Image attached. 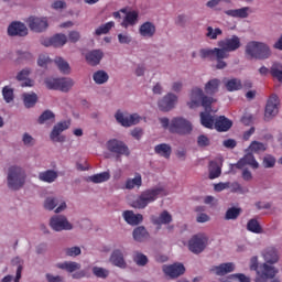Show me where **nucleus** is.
Instances as JSON below:
<instances>
[{
    "mask_svg": "<svg viewBox=\"0 0 282 282\" xmlns=\"http://www.w3.org/2000/svg\"><path fill=\"white\" fill-rule=\"evenodd\" d=\"M213 102H217V99L204 95V90L199 87H194L189 95V101L187 106L189 109H197V107H203L206 112H200V124L205 129L215 128V117L210 115L213 111Z\"/></svg>",
    "mask_w": 282,
    "mask_h": 282,
    "instance_id": "nucleus-1",
    "label": "nucleus"
},
{
    "mask_svg": "<svg viewBox=\"0 0 282 282\" xmlns=\"http://www.w3.org/2000/svg\"><path fill=\"white\" fill-rule=\"evenodd\" d=\"M166 196L164 187H153L143 191L135 200L132 202V208L144 209L149 204H153L158 197Z\"/></svg>",
    "mask_w": 282,
    "mask_h": 282,
    "instance_id": "nucleus-2",
    "label": "nucleus"
},
{
    "mask_svg": "<svg viewBox=\"0 0 282 282\" xmlns=\"http://www.w3.org/2000/svg\"><path fill=\"white\" fill-rule=\"evenodd\" d=\"M245 52L249 58H257L258 61H267V58L272 56L270 46L263 42L257 41L247 43Z\"/></svg>",
    "mask_w": 282,
    "mask_h": 282,
    "instance_id": "nucleus-3",
    "label": "nucleus"
},
{
    "mask_svg": "<svg viewBox=\"0 0 282 282\" xmlns=\"http://www.w3.org/2000/svg\"><path fill=\"white\" fill-rule=\"evenodd\" d=\"M25 171L17 165L9 167L8 186L11 191H19L25 186Z\"/></svg>",
    "mask_w": 282,
    "mask_h": 282,
    "instance_id": "nucleus-4",
    "label": "nucleus"
},
{
    "mask_svg": "<svg viewBox=\"0 0 282 282\" xmlns=\"http://www.w3.org/2000/svg\"><path fill=\"white\" fill-rule=\"evenodd\" d=\"M193 131L191 121L182 117H175L170 123V133H177L178 135H188Z\"/></svg>",
    "mask_w": 282,
    "mask_h": 282,
    "instance_id": "nucleus-5",
    "label": "nucleus"
},
{
    "mask_svg": "<svg viewBox=\"0 0 282 282\" xmlns=\"http://www.w3.org/2000/svg\"><path fill=\"white\" fill-rule=\"evenodd\" d=\"M208 236L205 234H197L193 236L188 241V250L194 254H202L208 246Z\"/></svg>",
    "mask_w": 282,
    "mask_h": 282,
    "instance_id": "nucleus-6",
    "label": "nucleus"
},
{
    "mask_svg": "<svg viewBox=\"0 0 282 282\" xmlns=\"http://www.w3.org/2000/svg\"><path fill=\"white\" fill-rule=\"evenodd\" d=\"M218 47L224 52V58H228V52H237V50L241 47V39L237 35H232L231 37L219 41Z\"/></svg>",
    "mask_w": 282,
    "mask_h": 282,
    "instance_id": "nucleus-7",
    "label": "nucleus"
},
{
    "mask_svg": "<svg viewBox=\"0 0 282 282\" xmlns=\"http://www.w3.org/2000/svg\"><path fill=\"white\" fill-rule=\"evenodd\" d=\"M107 149L110 151V153L116 154L117 162L121 161L120 158H122V155L129 156L131 153L129 151V147H127L124 142L117 139L109 140L107 142Z\"/></svg>",
    "mask_w": 282,
    "mask_h": 282,
    "instance_id": "nucleus-8",
    "label": "nucleus"
},
{
    "mask_svg": "<svg viewBox=\"0 0 282 282\" xmlns=\"http://www.w3.org/2000/svg\"><path fill=\"white\" fill-rule=\"evenodd\" d=\"M50 226L55 232H61L62 230H72L73 226L67 220V217L63 215L53 216L50 220Z\"/></svg>",
    "mask_w": 282,
    "mask_h": 282,
    "instance_id": "nucleus-9",
    "label": "nucleus"
},
{
    "mask_svg": "<svg viewBox=\"0 0 282 282\" xmlns=\"http://www.w3.org/2000/svg\"><path fill=\"white\" fill-rule=\"evenodd\" d=\"M276 268L262 263L259 271H257L256 282H268V279H274L276 276Z\"/></svg>",
    "mask_w": 282,
    "mask_h": 282,
    "instance_id": "nucleus-10",
    "label": "nucleus"
},
{
    "mask_svg": "<svg viewBox=\"0 0 282 282\" xmlns=\"http://www.w3.org/2000/svg\"><path fill=\"white\" fill-rule=\"evenodd\" d=\"M26 23L32 30V32H45L47 28H50V23H47V18H36L34 15H31L28 18Z\"/></svg>",
    "mask_w": 282,
    "mask_h": 282,
    "instance_id": "nucleus-11",
    "label": "nucleus"
},
{
    "mask_svg": "<svg viewBox=\"0 0 282 282\" xmlns=\"http://www.w3.org/2000/svg\"><path fill=\"white\" fill-rule=\"evenodd\" d=\"M72 123L69 121H61L53 127V130L50 134L52 142H65V135H61L63 131H67Z\"/></svg>",
    "mask_w": 282,
    "mask_h": 282,
    "instance_id": "nucleus-12",
    "label": "nucleus"
},
{
    "mask_svg": "<svg viewBox=\"0 0 282 282\" xmlns=\"http://www.w3.org/2000/svg\"><path fill=\"white\" fill-rule=\"evenodd\" d=\"M279 113V96L271 95L267 101L264 120H272Z\"/></svg>",
    "mask_w": 282,
    "mask_h": 282,
    "instance_id": "nucleus-13",
    "label": "nucleus"
},
{
    "mask_svg": "<svg viewBox=\"0 0 282 282\" xmlns=\"http://www.w3.org/2000/svg\"><path fill=\"white\" fill-rule=\"evenodd\" d=\"M175 105H177V96L172 93H169L161 100H159L160 111H171L172 109H175Z\"/></svg>",
    "mask_w": 282,
    "mask_h": 282,
    "instance_id": "nucleus-14",
    "label": "nucleus"
},
{
    "mask_svg": "<svg viewBox=\"0 0 282 282\" xmlns=\"http://www.w3.org/2000/svg\"><path fill=\"white\" fill-rule=\"evenodd\" d=\"M115 118L122 127H133V124H138V122H140V116L138 113L124 117L122 112L118 111L115 115Z\"/></svg>",
    "mask_w": 282,
    "mask_h": 282,
    "instance_id": "nucleus-15",
    "label": "nucleus"
},
{
    "mask_svg": "<svg viewBox=\"0 0 282 282\" xmlns=\"http://www.w3.org/2000/svg\"><path fill=\"white\" fill-rule=\"evenodd\" d=\"M261 256L267 265H274V263H279V250H276L274 247H267L261 252Z\"/></svg>",
    "mask_w": 282,
    "mask_h": 282,
    "instance_id": "nucleus-16",
    "label": "nucleus"
},
{
    "mask_svg": "<svg viewBox=\"0 0 282 282\" xmlns=\"http://www.w3.org/2000/svg\"><path fill=\"white\" fill-rule=\"evenodd\" d=\"M163 272L171 276V279H177V276H182L186 272V268H184V264L182 263H174L171 265H164Z\"/></svg>",
    "mask_w": 282,
    "mask_h": 282,
    "instance_id": "nucleus-17",
    "label": "nucleus"
},
{
    "mask_svg": "<svg viewBox=\"0 0 282 282\" xmlns=\"http://www.w3.org/2000/svg\"><path fill=\"white\" fill-rule=\"evenodd\" d=\"M9 36H28V26L21 22H12L8 26Z\"/></svg>",
    "mask_w": 282,
    "mask_h": 282,
    "instance_id": "nucleus-18",
    "label": "nucleus"
},
{
    "mask_svg": "<svg viewBox=\"0 0 282 282\" xmlns=\"http://www.w3.org/2000/svg\"><path fill=\"white\" fill-rule=\"evenodd\" d=\"M210 272H213L217 276H226V274H230V272H235V263L226 262L219 265H214L210 268Z\"/></svg>",
    "mask_w": 282,
    "mask_h": 282,
    "instance_id": "nucleus-19",
    "label": "nucleus"
},
{
    "mask_svg": "<svg viewBox=\"0 0 282 282\" xmlns=\"http://www.w3.org/2000/svg\"><path fill=\"white\" fill-rule=\"evenodd\" d=\"M214 129L219 133L230 131V129H232V120L226 118V116H219L215 119Z\"/></svg>",
    "mask_w": 282,
    "mask_h": 282,
    "instance_id": "nucleus-20",
    "label": "nucleus"
},
{
    "mask_svg": "<svg viewBox=\"0 0 282 282\" xmlns=\"http://www.w3.org/2000/svg\"><path fill=\"white\" fill-rule=\"evenodd\" d=\"M110 263L116 265L117 268L124 269L127 268V261H124V254L120 249H116L112 251L110 256Z\"/></svg>",
    "mask_w": 282,
    "mask_h": 282,
    "instance_id": "nucleus-21",
    "label": "nucleus"
},
{
    "mask_svg": "<svg viewBox=\"0 0 282 282\" xmlns=\"http://www.w3.org/2000/svg\"><path fill=\"white\" fill-rule=\"evenodd\" d=\"M200 57L210 58V61H215V58H224V51L220 48H202L199 51Z\"/></svg>",
    "mask_w": 282,
    "mask_h": 282,
    "instance_id": "nucleus-22",
    "label": "nucleus"
},
{
    "mask_svg": "<svg viewBox=\"0 0 282 282\" xmlns=\"http://www.w3.org/2000/svg\"><path fill=\"white\" fill-rule=\"evenodd\" d=\"M123 219L130 226H138V224H142L144 217L142 214H134L132 210H126L123 212Z\"/></svg>",
    "mask_w": 282,
    "mask_h": 282,
    "instance_id": "nucleus-23",
    "label": "nucleus"
},
{
    "mask_svg": "<svg viewBox=\"0 0 282 282\" xmlns=\"http://www.w3.org/2000/svg\"><path fill=\"white\" fill-rule=\"evenodd\" d=\"M102 56L104 54L100 50L90 51L86 54L87 64L96 67V65H99L100 61H102Z\"/></svg>",
    "mask_w": 282,
    "mask_h": 282,
    "instance_id": "nucleus-24",
    "label": "nucleus"
},
{
    "mask_svg": "<svg viewBox=\"0 0 282 282\" xmlns=\"http://www.w3.org/2000/svg\"><path fill=\"white\" fill-rule=\"evenodd\" d=\"M250 12L249 7L240 8V9H230L225 11L227 17H232L234 19H248Z\"/></svg>",
    "mask_w": 282,
    "mask_h": 282,
    "instance_id": "nucleus-25",
    "label": "nucleus"
},
{
    "mask_svg": "<svg viewBox=\"0 0 282 282\" xmlns=\"http://www.w3.org/2000/svg\"><path fill=\"white\" fill-rule=\"evenodd\" d=\"M221 85V80L214 78L208 80L205 84V94H207V96H215V94H217V91H219V86Z\"/></svg>",
    "mask_w": 282,
    "mask_h": 282,
    "instance_id": "nucleus-26",
    "label": "nucleus"
},
{
    "mask_svg": "<svg viewBox=\"0 0 282 282\" xmlns=\"http://www.w3.org/2000/svg\"><path fill=\"white\" fill-rule=\"evenodd\" d=\"M57 178L58 173L54 170H47L39 173V180L41 182H46V184H52L53 182H56Z\"/></svg>",
    "mask_w": 282,
    "mask_h": 282,
    "instance_id": "nucleus-27",
    "label": "nucleus"
},
{
    "mask_svg": "<svg viewBox=\"0 0 282 282\" xmlns=\"http://www.w3.org/2000/svg\"><path fill=\"white\" fill-rule=\"evenodd\" d=\"M139 33L145 39H151L155 35V25L151 22H144L141 24Z\"/></svg>",
    "mask_w": 282,
    "mask_h": 282,
    "instance_id": "nucleus-28",
    "label": "nucleus"
},
{
    "mask_svg": "<svg viewBox=\"0 0 282 282\" xmlns=\"http://www.w3.org/2000/svg\"><path fill=\"white\" fill-rule=\"evenodd\" d=\"M172 151V148L166 143L158 144L154 148V153H156V155H161V158H165L166 160L171 158Z\"/></svg>",
    "mask_w": 282,
    "mask_h": 282,
    "instance_id": "nucleus-29",
    "label": "nucleus"
},
{
    "mask_svg": "<svg viewBox=\"0 0 282 282\" xmlns=\"http://www.w3.org/2000/svg\"><path fill=\"white\" fill-rule=\"evenodd\" d=\"M225 87L227 91H239L243 88V84H241V79L239 78H231L225 83Z\"/></svg>",
    "mask_w": 282,
    "mask_h": 282,
    "instance_id": "nucleus-30",
    "label": "nucleus"
},
{
    "mask_svg": "<svg viewBox=\"0 0 282 282\" xmlns=\"http://www.w3.org/2000/svg\"><path fill=\"white\" fill-rule=\"evenodd\" d=\"M142 186V175L140 173H137L134 178H128L126 181V188L128 191H133V188H140Z\"/></svg>",
    "mask_w": 282,
    "mask_h": 282,
    "instance_id": "nucleus-31",
    "label": "nucleus"
},
{
    "mask_svg": "<svg viewBox=\"0 0 282 282\" xmlns=\"http://www.w3.org/2000/svg\"><path fill=\"white\" fill-rule=\"evenodd\" d=\"M133 239L134 241H139L140 243L142 241H147V239H149V231H147V228L144 227H137L133 230Z\"/></svg>",
    "mask_w": 282,
    "mask_h": 282,
    "instance_id": "nucleus-32",
    "label": "nucleus"
},
{
    "mask_svg": "<svg viewBox=\"0 0 282 282\" xmlns=\"http://www.w3.org/2000/svg\"><path fill=\"white\" fill-rule=\"evenodd\" d=\"M11 264L13 268H17L15 278H14L13 282L21 281V274L23 272V260H21V258H19V257L13 258L11 261Z\"/></svg>",
    "mask_w": 282,
    "mask_h": 282,
    "instance_id": "nucleus-33",
    "label": "nucleus"
},
{
    "mask_svg": "<svg viewBox=\"0 0 282 282\" xmlns=\"http://www.w3.org/2000/svg\"><path fill=\"white\" fill-rule=\"evenodd\" d=\"M221 175V165L217 161L209 162V180H217Z\"/></svg>",
    "mask_w": 282,
    "mask_h": 282,
    "instance_id": "nucleus-34",
    "label": "nucleus"
},
{
    "mask_svg": "<svg viewBox=\"0 0 282 282\" xmlns=\"http://www.w3.org/2000/svg\"><path fill=\"white\" fill-rule=\"evenodd\" d=\"M138 23V13L137 11H130L126 14V18L121 22L122 28H129V25H135Z\"/></svg>",
    "mask_w": 282,
    "mask_h": 282,
    "instance_id": "nucleus-35",
    "label": "nucleus"
},
{
    "mask_svg": "<svg viewBox=\"0 0 282 282\" xmlns=\"http://www.w3.org/2000/svg\"><path fill=\"white\" fill-rule=\"evenodd\" d=\"M154 226H162V224H171L173 221V216L169 214V212L164 210L160 214L159 217L154 218L153 220Z\"/></svg>",
    "mask_w": 282,
    "mask_h": 282,
    "instance_id": "nucleus-36",
    "label": "nucleus"
},
{
    "mask_svg": "<svg viewBox=\"0 0 282 282\" xmlns=\"http://www.w3.org/2000/svg\"><path fill=\"white\" fill-rule=\"evenodd\" d=\"M22 98H23L24 106L28 109L34 107V105H36L39 100V96L36 95V93H32V94L24 93L22 95Z\"/></svg>",
    "mask_w": 282,
    "mask_h": 282,
    "instance_id": "nucleus-37",
    "label": "nucleus"
},
{
    "mask_svg": "<svg viewBox=\"0 0 282 282\" xmlns=\"http://www.w3.org/2000/svg\"><path fill=\"white\" fill-rule=\"evenodd\" d=\"M247 230H249V232H253L254 235H261V232H263V228L256 218H252L247 223Z\"/></svg>",
    "mask_w": 282,
    "mask_h": 282,
    "instance_id": "nucleus-38",
    "label": "nucleus"
},
{
    "mask_svg": "<svg viewBox=\"0 0 282 282\" xmlns=\"http://www.w3.org/2000/svg\"><path fill=\"white\" fill-rule=\"evenodd\" d=\"M93 80L96 83V85H105L107 80H109V74L105 70H97L93 75Z\"/></svg>",
    "mask_w": 282,
    "mask_h": 282,
    "instance_id": "nucleus-39",
    "label": "nucleus"
},
{
    "mask_svg": "<svg viewBox=\"0 0 282 282\" xmlns=\"http://www.w3.org/2000/svg\"><path fill=\"white\" fill-rule=\"evenodd\" d=\"M57 268L59 270H66V272H76V270H80V263L77 262H63L57 263Z\"/></svg>",
    "mask_w": 282,
    "mask_h": 282,
    "instance_id": "nucleus-40",
    "label": "nucleus"
},
{
    "mask_svg": "<svg viewBox=\"0 0 282 282\" xmlns=\"http://www.w3.org/2000/svg\"><path fill=\"white\" fill-rule=\"evenodd\" d=\"M270 74L273 78H276L279 83H282V64L273 63L270 68Z\"/></svg>",
    "mask_w": 282,
    "mask_h": 282,
    "instance_id": "nucleus-41",
    "label": "nucleus"
},
{
    "mask_svg": "<svg viewBox=\"0 0 282 282\" xmlns=\"http://www.w3.org/2000/svg\"><path fill=\"white\" fill-rule=\"evenodd\" d=\"M239 215H241V208L230 207L227 209L225 214V220L230 221V220L239 219Z\"/></svg>",
    "mask_w": 282,
    "mask_h": 282,
    "instance_id": "nucleus-42",
    "label": "nucleus"
},
{
    "mask_svg": "<svg viewBox=\"0 0 282 282\" xmlns=\"http://www.w3.org/2000/svg\"><path fill=\"white\" fill-rule=\"evenodd\" d=\"M110 177L111 175L109 174V172H102L90 176L89 181L94 184H102V182H109Z\"/></svg>",
    "mask_w": 282,
    "mask_h": 282,
    "instance_id": "nucleus-43",
    "label": "nucleus"
},
{
    "mask_svg": "<svg viewBox=\"0 0 282 282\" xmlns=\"http://www.w3.org/2000/svg\"><path fill=\"white\" fill-rule=\"evenodd\" d=\"M116 23L113 21L107 22L106 24H101L95 30V36H102V34H109L111 28H113Z\"/></svg>",
    "mask_w": 282,
    "mask_h": 282,
    "instance_id": "nucleus-44",
    "label": "nucleus"
},
{
    "mask_svg": "<svg viewBox=\"0 0 282 282\" xmlns=\"http://www.w3.org/2000/svg\"><path fill=\"white\" fill-rule=\"evenodd\" d=\"M249 151L251 153H263V151H268V145L259 141H252L249 145Z\"/></svg>",
    "mask_w": 282,
    "mask_h": 282,
    "instance_id": "nucleus-45",
    "label": "nucleus"
},
{
    "mask_svg": "<svg viewBox=\"0 0 282 282\" xmlns=\"http://www.w3.org/2000/svg\"><path fill=\"white\" fill-rule=\"evenodd\" d=\"M74 87V80L72 78H59L57 91H69Z\"/></svg>",
    "mask_w": 282,
    "mask_h": 282,
    "instance_id": "nucleus-46",
    "label": "nucleus"
},
{
    "mask_svg": "<svg viewBox=\"0 0 282 282\" xmlns=\"http://www.w3.org/2000/svg\"><path fill=\"white\" fill-rule=\"evenodd\" d=\"M51 41L53 43V47H63V45L67 43V36L65 34H55L51 37Z\"/></svg>",
    "mask_w": 282,
    "mask_h": 282,
    "instance_id": "nucleus-47",
    "label": "nucleus"
},
{
    "mask_svg": "<svg viewBox=\"0 0 282 282\" xmlns=\"http://www.w3.org/2000/svg\"><path fill=\"white\" fill-rule=\"evenodd\" d=\"M55 64L57 65L59 72H62V74H69V72H70L69 63H67L65 59H63V57H56Z\"/></svg>",
    "mask_w": 282,
    "mask_h": 282,
    "instance_id": "nucleus-48",
    "label": "nucleus"
},
{
    "mask_svg": "<svg viewBox=\"0 0 282 282\" xmlns=\"http://www.w3.org/2000/svg\"><path fill=\"white\" fill-rule=\"evenodd\" d=\"M59 82H61V78H54V77H47L44 79V84L46 85V88L53 89L55 91H58Z\"/></svg>",
    "mask_w": 282,
    "mask_h": 282,
    "instance_id": "nucleus-49",
    "label": "nucleus"
},
{
    "mask_svg": "<svg viewBox=\"0 0 282 282\" xmlns=\"http://www.w3.org/2000/svg\"><path fill=\"white\" fill-rule=\"evenodd\" d=\"M133 261L137 263V265L144 267L147 263H149V258H147L145 254H143L140 251L134 252Z\"/></svg>",
    "mask_w": 282,
    "mask_h": 282,
    "instance_id": "nucleus-50",
    "label": "nucleus"
},
{
    "mask_svg": "<svg viewBox=\"0 0 282 282\" xmlns=\"http://www.w3.org/2000/svg\"><path fill=\"white\" fill-rule=\"evenodd\" d=\"M242 160H245V164H247V166H251V169H259V162L254 159V154L247 153Z\"/></svg>",
    "mask_w": 282,
    "mask_h": 282,
    "instance_id": "nucleus-51",
    "label": "nucleus"
},
{
    "mask_svg": "<svg viewBox=\"0 0 282 282\" xmlns=\"http://www.w3.org/2000/svg\"><path fill=\"white\" fill-rule=\"evenodd\" d=\"M221 34H223V31L219 28L217 29H213V26L207 28L206 37L210 39L212 41H215L218 36H221Z\"/></svg>",
    "mask_w": 282,
    "mask_h": 282,
    "instance_id": "nucleus-52",
    "label": "nucleus"
},
{
    "mask_svg": "<svg viewBox=\"0 0 282 282\" xmlns=\"http://www.w3.org/2000/svg\"><path fill=\"white\" fill-rule=\"evenodd\" d=\"M93 274H95V276H97L98 279H107V276H109V270L100 267H94Z\"/></svg>",
    "mask_w": 282,
    "mask_h": 282,
    "instance_id": "nucleus-53",
    "label": "nucleus"
},
{
    "mask_svg": "<svg viewBox=\"0 0 282 282\" xmlns=\"http://www.w3.org/2000/svg\"><path fill=\"white\" fill-rule=\"evenodd\" d=\"M2 96L6 102H12V100H14V90L8 86H4L2 89Z\"/></svg>",
    "mask_w": 282,
    "mask_h": 282,
    "instance_id": "nucleus-54",
    "label": "nucleus"
},
{
    "mask_svg": "<svg viewBox=\"0 0 282 282\" xmlns=\"http://www.w3.org/2000/svg\"><path fill=\"white\" fill-rule=\"evenodd\" d=\"M54 118H55L54 112H52V110H46L40 116L39 123L45 124L47 120H54Z\"/></svg>",
    "mask_w": 282,
    "mask_h": 282,
    "instance_id": "nucleus-55",
    "label": "nucleus"
},
{
    "mask_svg": "<svg viewBox=\"0 0 282 282\" xmlns=\"http://www.w3.org/2000/svg\"><path fill=\"white\" fill-rule=\"evenodd\" d=\"M276 164V159L272 155H267L263 158V166L264 169H274V165Z\"/></svg>",
    "mask_w": 282,
    "mask_h": 282,
    "instance_id": "nucleus-56",
    "label": "nucleus"
},
{
    "mask_svg": "<svg viewBox=\"0 0 282 282\" xmlns=\"http://www.w3.org/2000/svg\"><path fill=\"white\" fill-rule=\"evenodd\" d=\"M56 206H58V200H56V198H46L44 203V208H46V210H54Z\"/></svg>",
    "mask_w": 282,
    "mask_h": 282,
    "instance_id": "nucleus-57",
    "label": "nucleus"
},
{
    "mask_svg": "<svg viewBox=\"0 0 282 282\" xmlns=\"http://www.w3.org/2000/svg\"><path fill=\"white\" fill-rule=\"evenodd\" d=\"M197 145L200 148L210 147V139H208V137H206L205 134H200L197 138Z\"/></svg>",
    "mask_w": 282,
    "mask_h": 282,
    "instance_id": "nucleus-58",
    "label": "nucleus"
},
{
    "mask_svg": "<svg viewBox=\"0 0 282 282\" xmlns=\"http://www.w3.org/2000/svg\"><path fill=\"white\" fill-rule=\"evenodd\" d=\"M221 3H230V0H209L206 6L207 8L215 10V8H217V6H221Z\"/></svg>",
    "mask_w": 282,
    "mask_h": 282,
    "instance_id": "nucleus-59",
    "label": "nucleus"
},
{
    "mask_svg": "<svg viewBox=\"0 0 282 282\" xmlns=\"http://www.w3.org/2000/svg\"><path fill=\"white\" fill-rule=\"evenodd\" d=\"M65 252L67 257H78V254H80V249L79 247H72V248L65 249Z\"/></svg>",
    "mask_w": 282,
    "mask_h": 282,
    "instance_id": "nucleus-60",
    "label": "nucleus"
},
{
    "mask_svg": "<svg viewBox=\"0 0 282 282\" xmlns=\"http://www.w3.org/2000/svg\"><path fill=\"white\" fill-rule=\"evenodd\" d=\"M47 63H52V59H50V56H47V55H40V57L37 59V65L40 67H45L47 65Z\"/></svg>",
    "mask_w": 282,
    "mask_h": 282,
    "instance_id": "nucleus-61",
    "label": "nucleus"
},
{
    "mask_svg": "<svg viewBox=\"0 0 282 282\" xmlns=\"http://www.w3.org/2000/svg\"><path fill=\"white\" fill-rule=\"evenodd\" d=\"M230 279H236L239 282H250V278L246 276L243 273L231 274Z\"/></svg>",
    "mask_w": 282,
    "mask_h": 282,
    "instance_id": "nucleus-62",
    "label": "nucleus"
},
{
    "mask_svg": "<svg viewBox=\"0 0 282 282\" xmlns=\"http://www.w3.org/2000/svg\"><path fill=\"white\" fill-rule=\"evenodd\" d=\"M216 193H221V191H226V188H230V182H226V183H217L214 186Z\"/></svg>",
    "mask_w": 282,
    "mask_h": 282,
    "instance_id": "nucleus-63",
    "label": "nucleus"
},
{
    "mask_svg": "<svg viewBox=\"0 0 282 282\" xmlns=\"http://www.w3.org/2000/svg\"><path fill=\"white\" fill-rule=\"evenodd\" d=\"M28 76H30V69L24 68L17 75L18 80H26Z\"/></svg>",
    "mask_w": 282,
    "mask_h": 282,
    "instance_id": "nucleus-64",
    "label": "nucleus"
}]
</instances>
